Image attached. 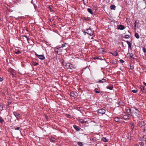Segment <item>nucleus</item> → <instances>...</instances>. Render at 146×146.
Instances as JSON below:
<instances>
[{
    "mask_svg": "<svg viewBox=\"0 0 146 146\" xmlns=\"http://www.w3.org/2000/svg\"><path fill=\"white\" fill-rule=\"evenodd\" d=\"M76 68V67L75 66L72 64H69L68 66V69L70 70L75 69Z\"/></svg>",
    "mask_w": 146,
    "mask_h": 146,
    "instance_id": "nucleus-1",
    "label": "nucleus"
},
{
    "mask_svg": "<svg viewBox=\"0 0 146 146\" xmlns=\"http://www.w3.org/2000/svg\"><path fill=\"white\" fill-rule=\"evenodd\" d=\"M70 96L73 97H76L78 96V94L77 93L72 92L70 93Z\"/></svg>",
    "mask_w": 146,
    "mask_h": 146,
    "instance_id": "nucleus-2",
    "label": "nucleus"
},
{
    "mask_svg": "<svg viewBox=\"0 0 146 146\" xmlns=\"http://www.w3.org/2000/svg\"><path fill=\"white\" fill-rule=\"evenodd\" d=\"M122 119L120 117H116L114 118V120L116 121L119 122H121L122 120Z\"/></svg>",
    "mask_w": 146,
    "mask_h": 146,
    "instance_id": "nucleus-3",
    "label": "nucleus"
},
{
    "mask_svg": "<svg viewBox=\"0 0 146 146\" xmlns=\"http://www.w3.org/2000/svg\"><path fill=\"white\" fill-rule=\"evenodd\" d=\"M35 55L37 56L40 59L44 60L45 58L44 55H38L37 53H36Z\"/></svg>",
    "mask_w": 146,
    "mask_h": 146,
    "instance_id": "nucleus-4",
    "label": "nucleus"
},
{
    "mask_svg": "<svg viewBox=\"0 0 146 146\" xmlns=\"http://www.w3.org/2000/svg\"><path fill=\"white\" fill-rule=\"evenodd\" d=\"M98 112L101 114H104L106 112L105 110L103 108L98 109Z\"/></svg>",
    "mask_w": 146,
    "mask_h": 146,
    "instance_id": "nucleus-5",
    "label": "nucleus"
},
{
    "mask_svg": "<svg viewBox=\"0 0 146 146\" xmlns=\"http://www.w3.org/2000/svg\"><path fill=\"white\" fill-rule=\"evenodd\" d=\"M86 31H87V34H88L91 36L93 35V32L90 29H87L86 30Z\"/></svg>",
    "mask_w": 146,
    "mask_h": 146,
    "instance_id": "nucleus-6",
    "label": "nucleus"
},
{
    "mask_svg": "<svg viewBox=\"0 0 146 146\" xmlns=\"http://www.w3.org/2000/svg\"><path fill=\"white\" fill-rule=\"evenodd\" d=\"M78 121L80 123H82L83 124H86L87 121H84L83 119H79Z\"/></svg>",
    "mask_w": 146,
    "mask_h": 146,
    "instance_id": "nucleus-7",
    "label": "nucleus"
},
{
    "mask_svg": "<svg viewBox=\"0 0 146 146\" xmlns=\"http://www.w3.org/2000/svg\"><path fill=\"white\" fill-rule=\"evenodd\" d=\"M107 81L106 80L104 79L103 78L102 80H99L98 82L99 83H103L106 82Z\"/></svg>",
    "mask_w": 146,
    "mask_h": 146,
    "instance_id": "nucleus-8",
    "label": "nucleus"
},
{
    "mask_svg": "<svg viewBox=\"0 0 146 146\" xmlns=\"http://www.w3.org/2000/svg\"><path fill=\"white\" fill-rule=\"evenodd\" d=\"M125 28V27L124 26L121 25H119L118 27V29L120 30H123Z\"/></svg>",
    "mask_w": 146,
    "mask_h": 146,
    "instance_id": "nucleus-9",
    "label": "nucleus"
},
{
    "mask_svg": "<svg viewBox=\"0 0 146 146\" xmlns=\"http://www.w3.org/2000/svg\"><path fill=\"white\" fill-rule=\"evenodd\" d=\"M141 139L142 141H146V135H144L142 137H141Z\"/></svg>",
    "mask_w": 146,
    "mask_h": 146,
    "instance_id": "nucleus-10",
    "label": "nucleus"
},
{
    "mask_svg": "<svg viewBox=\"0 0 146 146\" xmlns=\"http://www.w3.org/2000/svg\"><path fill=\"white\" fill-rule=\"evenodd\" d=\"M126 111L128 115H130L131 113V110L129 108H127L126 109Z\"/></svg>",
    "mask_w": 146,
    "mask_h": 146,
    "instance_id": "nucleus-11",
    "label": "nucleus"
},
{
    "mask_svg": "<svg viewBox=\"0 0 146 146\" xmlns=\"http://www.w3.org/2000/svg\"><path fill=\"white\" fill-rule=\"evenodd\" d=\"M110 53L112 54L113 55L115 56H117L118 55V53L117 51L113 52H110Z\"/></svg>",
    "mask_w": 146,
    "mask_h": 146,
    "instance_id": "nucleus-12",
    "label": "nucleus"
},
{
    "mask_svg": "<svg viewBox=\"0 0 146 146\" xmlns=\"http://www.w3.org/2000/svg\"><path fill=\"white\" fill-rule=\"evenodd\" d=\"M126 42H127V43L128 45L129 48H131V43H130V42H129L128 41H126Z\"/></svg>",
    "mask_w": 146,
    "mask_h": 146,
    "instance_id": "nucleus-13",
    "label": "nucleus"
},
{
    "mask_svg": "<svg viewBox=\"0 0 146 146\" xmlns=\"http://www.w3.org/2000/svg\"><path fill=\"white\" fill-rule=\"evenodd\" d=\"M123 118L124 119H129V117L128 115H123Z\"/></svg>",
    "mask_w": 146,
    "mask_h": 146,
    "instance_id": "nucleus-14",
    "label": "nucleus"
},
{
    "mask_svg": "<svg viewBox=\"0 0 146 146\" xmlns=\"http://www.w3.org/2000/svg\"><path fill=\"white\" fill-rule=\"evenodd\" d=\"M73 127H74V129L77 131H79L80 129L78 126L76 125H74Z\"/></svg>",
    "mask_w": 146,
    "mask_h": 146,
    "instance_id": "nucleus-15",
    "label": "nucleus"
},
{
    "mask_svg": "<svg viewBox=\"0 0 146 146\" xmlns=\"http://www.w3.org/2000/svg\"><path fill=\"white\" fill-rule=\"evenodd\" d=\"M14 114L15 116L17 118L18 117H20L21 116L19 114V113L17 112L14 113Z\"/></svg>",
    "mask_w": 146,
    "mask_h": 146,
    "instance_id": "nucleus-16",
    "label": "nucleus"
},
{
    "mask_svg": "<svg viewBox=\"0 0 146 146\" xmlns=\"http://www.w3.org/2000/svg\"><path fill=\"white\" fill-rule=\"evenodd\" d=\"M144 122L143 121H141V122H140L139 123V126L141 127H142L143 125H144Z\"/></svg>",
    "mask_w": 146,
    "mask_h": 146,
    "instance_id": "nucleus-17",
    "label": "nucleus"
},
{
    "mask_svg": "<svg viewBox=\"0 0 146 146\" xmlns=\"http://www.w3.org/2000/svg\"><path fill=\"white\" fill-rule=\"evenodd\" d=\"M50 141L51 142H53L55 141L56 139L54 137H52L50 139Z\"/></svg>",
    "mask_w": 146,
    "mask_h": 146,
    "instance_id": "nucleus-18",
    "label": "nucleus"
},
{
    "mask_svg": "<svg viewBox=\"0 0 146 146\" xmlns=\"http://www.w3.org/2000/svg\"><path fill=\"white\" fill-rule=\"evenodd\" d=\"M94 91L97 93H99L100 92V91L97 88H95L94 90Z\"/></svg>",
    "mask_w": 146,
    "mask_h": 146,
    "instance_id": "nucleus-19",
    "label": "nucleus"
},
{
    "mask_svg": "<svg viewBox=\"0 0 146 146\" xmlns=\"http://www.w3.org/2000/svg\"><path fill=\"white\" fill-rule=\"evenodd\" d=\"M110 8L111 9L115 10V6L114 5H112L110 6Z\"/></svg>",
    "mask_w": 146,
    "mask_h": 146,
    "instance_id": "nucleus-20",
    "label": "nucleus"
},
{
    "mask_svg": "<svg viewBox=\"0 0 146 146\" xmlns=\"http://www.w3.org/2000/svg\"><path fill=\"white\" fill-rule=\"evenodd\" d=\"M128 54H129V56L131 58H132L133 59L134 58L133 57V53H131L129 54V53L128 52L127 53V55Z\"/></svg>",
    "mask_w": 146,
    "mask_h": 146,
    "instance_id": "nucleus-21",
    "label": "nucleus"
},
{
    "mask_svg": "<svg viewBox=\"0 0 146 146\" xmlns=\"http://www.w3.org/2000/svg\"><path fill=\"white\" fill-rule=\"evenodd\" d=\"M102 140L104 142H107L108 141V139H107L106 138L103 137L102 139Z\"/></svg>",
    "mask_w": 146,
    "mask_h": 146,
    "instance_id": "nucleus-22",
    "label": "nucleus"
},
{
    "mask_svg": "<svg viewBox=\"0 0 146 146\" xmlns=\"http://www.w3.org/2000/svg\"><path fill=\"white\" fill-rule=\"evenodd\" d=\"M135 36L136 38L137 39L139 38V35L137 33H135Z\"/></svg>",
    "mask_w": 146,
    "mask_h": 146,
    "instance_id": "nucleus-23",
    "label": "nucleus"
},
{
    "mask_svg": "<svg viewBox=\"0 0 146 146\" xmlns=\"http://www.w3.org/2000/svg\"><path fill=\"white\" fill-rule=\"evenodd\" d=\"M88 11L90 13H91V14H93V12L92 11V10L89 8H88L87 9Z\"/></svg>",
    "mask_w": 146,
    "mask_h": 146,
    "instance_id": "nucleus-24",
    "label": "nucleus"
},
{
    "mask_svg": "<svg viewBox=\"0 0 146 146\" xmlns=\"http://www.w3.org/2000/svg\"><path fill=\"white\" fill-rule=\"evenodd\" d=\"M106 88L110 90H112L113 88V87L111 86H108L106 87Z\"/></svg>",
    "mask_w": 146,
    "mask_h": 146,
    "instance_id": "nucleus-25",
    "label": "nucleus"
},
{
    "mask_svg": "<svg viewBox=\"0 0 146 146\" xmlns=\"http://www.w3.org/2000/svg\"><path fill=\"white\" fill-rule=\"evenodd\" d=\"M135 110H136V111L135 112V113L138 114V115H139L140 113V111L136 109H135Z\"/></svg>",
    "mask_w": 146,
    "mask_h": 146,
    "instance_id": "nucleus-26",
    "label": "nucleus"
},
{
    "mask_svg": "<svg viewBox=\"0 0 146 146\" xmlns=\"http://www.w3.org/2000/svg\"><path fill=\"white\" fill-rule=\"evenodd\" d=\"M77 109L78 110L81 111L82 110V108L81 107H79L77 108Z\"/></svg>",
    "mask_w": 146,
    "mask_h": 146,
    "instance_id": "nucleus-27",
    "label": "nucleus"
},
{
    "mask_svg": "<svg viewBox=\"0 0 146 146\" xmlns=\"http://www.w3.org/2000/svg\"><path fill=\"white\" fill-rule=\"evenodd\" d=\"M4 121V120L0 116V122L1 123H3Z\"/></svg>",
    "mask_w": 146,
    "mask_h": 146,
    "instance_id": "nucleus-28",
    "label": "nucleus"
},
{
    "mask_svg": "<svg viewBox=\"0 0 146 146\" xmlns=\"http://www.w3.org/2000/svg\"><path fill=\"white\" fill-rule=\"evenodd\" d=\"M78 144L80 146H82L83 145V144L81 142H78Z\"/></svg>",
    "mask_w": 146,
    "mask_h": 146,
    "instance_id": "nucleus-29",
    "label": "nucleus"
},
{
    "mask_svg": "<svg viewBox=\"0 0 146 146\" xmlns=\"http://www.w3.org/2000/svg\"><path fill=\"white\" fill-rule=\"evenodd\" d=\"M23 36L24 37H25L27 39V40L28 41L29 39L26 35H24Z\"/></svg>",
    "mask_w": 146,
    "mask_h": 146,
    "instance_id": "nucleus-30",
    "label": "nucleus"
},
{
    "mask_svg": "<svg viewBox=\"0 0 146 146\" xmlns=\"http://www.w3.org/2000/svg\"><path fill=\"white\" fill-rule=\"evenodd\" d=\"M141 90L143 92L144 90V87L141 86Z\"/></svg>",
    "mask_w": 146,
    "mask_h": 146,
    "instance_id": "nucleus-31",
    "label": "nucleus"
},
{
    "mask_svg": "<svg viewBox=\"0 0 146 146\" xmlns=\"http://www.w3.org/2000/svg\"><path fill=\"white\" fill-rule=\"evenodd\" d=\"M139 144L141 146H143L144 145V143L143 142H140L139 143Z\"/></svg>",
    "mask_w": 146,
    "mask_h": 146,
    "instance_id": "nucleus-32",
    "label": "nucleus"
},
{
    "mask_svg": "<svg viewBox=\"0 0 146 146\" xmlns=\"http://www.w3.org/2000/svg\"><path fill=\"white\" fill-rule=\"evenodd\" d=\"M3 109L2 104H0V110H2Z\"/></svg>",
    "mask_w": 146,
    "mask_h": 146,
    "instance_id": "nucleus-33",
    "label": "nucleus"
},
{
    "mask_svg": "<svg viewBox=\"0 0 146 146\" xmlns=\"http://www.w3.org/2000/svg\"><path fill=\"white\" fill-rule=\"evenodd\" d=\"M15 53L16 54H18L20 53H21V52L20 51L18 50L17 52H15Z\"/></svg>",
    "mask_w": 146,
    "mask_h": 146,
    "instance_id": "nucleus-34",
    "label": "nucleus"
},
{
    "mask_svg": "<svg viewBox=\"0 0 146 146\" xmlns=\"http://www.w3.org/2000/svg\"><path fill=\"white\" fill-rule=\"evenodd\" d=\"M129 35H126L125 36V37L126 38H129Z\"/></svg>",
    "mask_w": 146,
    "mask_h": 146,
    "instance_id": "nucleus-35",
    "label": "nucleus"
},
{
    "mask_svg": "<svg viewBox=\"0 0 146 146\" xmlns=\"http://www.w3.org/2000/svg\"><path fill=\"white\" fill-rule=\"evenodd\" d=\"M143 50L144 52H146V49L145 48H143Z\"/></svg>",
    "mask_w": 146,
    "mask_h": 146,
    "instance_id": "nucleus-36",
    "label": "nucleus"
},
{
    "mask_svg": "<svg viewBox=\"0 0 146 146\" xmlns=\"http://www.w3.org/2000/svg\"><path fill=\"white\" fill-rule=\"evenodd\" d=\"M132 92L133 93H135L137 92V90H132Z\"/></svg>",
    "mask_w": 146,
    "mask_h": 146,
    "instance_id": "nucleus-37",
    "label": "nucleus"
},
{
    "mask_svg": "<svg viewBox=\"0 0 146 146\" xmlns=\"http://www.w3.org/2000/svg\"><path fill=\"white\" fill-rule=\"evenodd\" d=\"M130 67V69L131 70H133V69L134 67H133V66H131V65Z\"/></svg>",
    "mask_w": 146,
    "mask_h": 146,
    "instance_id": "nucleus-38",
    "label": "nucleus"
},
{
    "mask_svg": "<svg viewBox=\"0 0 146 146\" xmlns=\"http://www.w3.org/2000/svg\"><path fill=\"white\" fill-rule=\"evenodd\" d=\"M52 6H49V8L50 10L51 11L52 10Z\"/></svg>",
    "mask_w": 146,
    "mask_h": 146,
    "instance_id": "nucleus-39",
    "label": "nucleus"
},
{
    "mask_svg": "<svg viewBox=\"0 0 146 146\" xmlns=\"http://www.w3.org/2000/svg\"><path fill=\"white\" fill-rule=\"evenodd\" d=\"M20 128V127H17L16 128H15V130H19Z\"/></svg>",
    "mask_w": 146,
    "mask_h": 146,
    "instance_id": "nucleus-40",
    "label": "nucleus"
},
{
    "mask_svg": "<svg viewBox=\"0 0 146 146\" xmlns=\"http://www.w3.org/2000/svg\"><path fill=\"white\" fill-rule=\"evenodd\" d=\"M119 61H120V62L121 63H123L124 62V60H123L121 59L119 60Z\"/></svg>",
    "mask_w": 146,
    "mask_h": 146,
    "instance_id": "nucleus-41",
    "label": "nucleus"
},
{
    "mask_svg": "<svg viewBox=\"0 0 146 146\" xmlns=\"http://www.w3.org/2000/svg\"><path fill=\"white\" fill-rule=\"evenodd\" d=\"M136 21H135L134 23V26L135 28H136Z\"/></svg>",
    "mask_w": 146,
    "mask_h": 146,
    "instance_id": "nucleus-42",
    "label": "nucleus"
},
{
    "mask_svg": "<svg viewBox=\"0 0 146 146\" xmlns=\"http://www.w3.org/2000/svg\"><path fill=\"white\" fill-rule=\"evenodd\" d=\"M66 44V43H65V44H62V47H64L65 46V45Z\"/></svg>",
    "mask_w": 146,
    "mask_h": 146,
    "instance_id": "nucleus-43",
    "label": "nucleus"
},
{
    "mask_svg": "<svg viewBox=\"0 0 146 146\" xmlns=\"http://www.w3.org/2000/svg\"><path fill=\"white\" fill-rule=\"evenodd\" d=\"M3 79L2 78L0 77V81L1 82L3 81Z\"/></svg>",
    "mask_w": 146,
    "mask_h": 146,
    "instance_id": "nucleus-44",
    "label": "nucleus"
},
{
    "mask_svg": "<svg viewBox=\"0 0 146 146\" xmlns=\"http://www.w3.org/2000/svg\"><path fill=\"white\" fill-rule=\"evenodd\" d=\"M134 127V125H133V124H132L131 126V128L132 129Z\"/></svg>",
    "mask_w": 146,
    "mask_h": 146,
    "instance_id": "nucleus-45",
    "label": "nucleus"
},
{
    "mask_svg": "<svg viewBox=\"0 0 146 146\" xmlns=\"http://www.w3.org/2000/svg\"><path fill=\"white\" fill-rule=\"evenodd\" d=\"M84 33L85 35H86V34H87V32H84Z\"/></svg>",
    "mask_w": 146,
    "mask_h": 146,
    "instance_id": "nucleus-46",
    "label": "nucleus"
},
{
    "mask_svg": "<svg viewBox=\"0 0 146 146\" xmlns=\"http://www.w3.org/2000/svg\"><path fill=\"white\" fill-rule=\"evenodd\" d=\"M143 84L146 86V83L145 82H143Z\"/></svg>",
    "mask_w": 146,
    "mask_h": 146,
    "instance_id": "nucleus-47",
    "label": "nucleus"
},
{
    "mask_svg": "<svg viewBox=\"0 0 146 146\" xmlns=\"http://www.w3.org/2000/svg\"><path fill=\"white\" fill-rule=\"evenodd\" d=\"M95 59H98V57H96L95 58Z\"/></svg>",
    "mask_w": 146,
    "mask_h": 146,
    "instance_id": "nucleus-48",
    "label": "nucleus"
},
{
    "mask_svg": "<svg viewBox=\"0 0 146 146\" xmlns=\"http://www.w3.org/2000/svg\"><path fill=\"white\" fill-rule=\"evenodd\" d=\"M145 144L146 145V141H145Z\"/></svg>",
    "mask_w": 146,
    "mask_h": 146,
    "instance_id": "nucleus-49",
    "label": "nucleus"
},
{
    "mask_svg": "<svg viewBox=\"0 0 146 146\" xmlns=\"http://www.w3.org/2000/svg\"><path fill=\"white\" fill-rule=\"evenodd\" d=\"M59 48H60V47L59 48H58L57 49H59Z\"/></svg>",
    "mask_w": 146,
    "mask_h": 146,
    "instance_id": "nucleus-50",
    "label": "nucleus"
}]
</instances>
